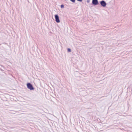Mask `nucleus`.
<instances>
[{
  "instance_id": "20e7f679",
  "label": "nucleus",
  "mask_w": 132,
  "mask_h": 132,
  "mask_svg": "<svg viewBox=\"0 0 132 132\" xmlns=\"http://www.w3.org/2000/svg\"><path fill=\"white\" fill-rule=\"evenodd\" d=\"M92 3L94 5H97L98 3V0H92Z\"/></svg>"
},
{
  "instance_id": "f03ea898",
  "label": "nucleus",
  "mask_w": 132,
  "mask_h": 132,
  "mask_svg": "<svg viewBox=\"0 0 132 132\" xmlns=\"http://www.w3.org/2000/svg\"><path fill=\"white\" fill-rule=\"evenodd\" d=\"M100 3L101 5L103 7H105L106 5V3L103 0L100 1Z\"/></svg>"
},
{
  "instance_id": "39448f33",
  "label": "nucleus",
  "mask_w": 132,
  "mask_h": 132,
  "mask_svg": "<svg viewBox=\"0 0 132 132\" xmlns=\"http://www.w3.org/2000/svg\"><path fill=\"white\" fill-rule=\"evenodd\" d=\"M61 7L62 9H63L64 7V5H61Z\"/></svg>"
},
{
  "instance_id": "423d86ee",
  "label": "nucleus",
  "mask_w": 132,
  "mask_h": 132,
  "mask_svg": "<svg viewBox=\"0 0 132 132\" xmlns=\"http://www.w3.org/2000/svg\"><path fill=\"white\" fill-rule=\"evenodd\" d=\"M70 1L74 3L75 2V0H70Z\"/></svg>"
},
{
  "instance_id": "0eeeda50",
  "label": "nucleus",
  "mask_w": 132,
  "mask_h": 132,
  "mask_svg": "<svg viewBox=\"0 0 132 132\" xmlns=\"http://www.w3.org/2000/svg\"><path fill=\"white\" fill-rule=\"evenodd\" d=\"M68 51L69 52H71V50L70 48H68Z\"/></svg>"
},
{
  "instance_id": "7ed1b4c3",
  "label": "nucleus",
  "mask_w": 132,
  "mask_h": 132,
  "mask_svg": "<svg viewBox=\"0 0 132 132\" xmlns=\"http://www.w3.org/2000/svg\"><path fill=\"white\" fill-rule=\"evenodd\" d=\"M55 17L56 22L57 23H59L60 22V21L59 20L58 15L57 14L55 15Z\"/></svg>"
},
{
  "instance_id": "1a4fd4ad",
  "label": "nucleus",
  "mask_w": 132,
  "mask_h": 132,
  "mask_svg": "<svg viewBox=\"0 0 132 132\" xmlns=\"http://www.w3.org/2000/svg\"><path fill=\"white\" fill-rule=\"evenodd\" d=\"M78 1H79L80 2H81L82 1V0H77Z\"/></svg>"
},
{
  "instance_id": "f257e3e1",
  "label": "nucleus",
  "mask_w": 132,
  "mask_h": 132,
  "mask_svg": "<svg viewBox=\"0 0 132 132\" xmlns=\"http://www.w3.org/2000/svg\"><path fill=\"white\" fill-rule=\"evenodd\" d=\"M27 88L30 90H33L34 89V88L31 83H27Z\"/></svg>"
},
{
  "instance_id": "6e6552de",
  "label": "nucleus",
  "mask_w": 132,
  "mask_h": 132,
  "mask_svg": "<svg viewBox=\"0 0 132 132\" xmlns=\"http://www.w3.org/2000/svg\"><path fill=\"white\" fill-rule=\"evenodd\" d=\"M89 0H87V2L88 3H89Z\"/></svg>"
}]
</instances>
